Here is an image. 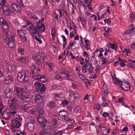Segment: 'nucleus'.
<instances>
[{
  "label": "nucleus",
  "mask_w": 135,
  "mask_h": 135,
  "mask_svg": "<svg viewBox=\"0 0 135 135\" xmlns=\"http://www.w3.org/2000/svg\"><path fill=\"white\" fill-rule=\"evenodd\" d=\"M20 90L23 92V95L21 92L18 90H16L17 94L19 99L23 103H27V101L26 100L31 98L33 97V95L32 94V93L25 88H21Z\"/></svg>",
  "instance_id": "f257e3e1"
},
{
  "label": "nucleus",
  "mask_w": 135,
  "mask_h": 135,
  "mask_svg": "<svg viewBox=\"0 0 135 135\" xmlns=\"http://www.w3.org/2000/svg\"><path fill=\"white\" fill-rule=\"evenodd\" d=\"M3 37L6 43L9 48H13L15 47V38L13 34H11L8 35L6 33Z\"/></svg>",
  "instance_id": "f03ea898"
},
{
  "label": "nucleus",
  "mask_w": 135,
  "mask_h": 135,
  "mask_svg": "<svg viewBox=\"0 0 135 135\" xmlns=\"http://www.w3.org/2000/svg\"><path fill=\"white\" fill-rule=\"evenodd\" d=\"M30 122H28L26 124L28 130L30 132L33 131L35 128V121L33 119L30 120Z\"/></svg>",
  "instance_id": "7ed1b4c3"
},
{
  "label": "nucleus",
  "mask_w": 135,
  "mask_h": 135,
  "mask_svg": "<svg viewBox=\"0 0 135 135\" xmlns=\"http://www.w3.org/2000/svg\"><path fill=\"white\" fill-rule=\"evenodd\" d=\"M59 114L60 118L65 121H69L70 119L68 116V113L67 111L64 110L60 111Z\"/></svg>",
  "instance_id": "20e7f679"
},
{
  "label": "nucleus",
  "mask_w": 135,
  "mask_h": 135,
  "mask_svg": "<svg viewBox=\"0 0 135 135\" xmlns=\"http://www.w3.org/2000/svg\"><path fill=\"white\" fill-rule=\"evenodd\" d=\"M32 57L33 59L37 62L38 65H40L43 67L44 66V58L42 61H41L40 56L39 55L35 54H33Z\"/></svg>",
  "instance_id": "39448f33"
},
{
  "label": "nucleus",
  "mask_w": 135,
  "mask_h": 135,
  "mask_svg": "<svg viewBox=\"0 0 135 135\" xmlns=\"http://www.w3.org/2000/svg\"><path fill=\"white\" fill-rule=\"evenodd\" d=\"M8 103L10 104L9 107L12 110H14L16 109L17 108V104L16 99L13 98L9 100Z\"/></svg>",
  "instance_id": "423d86ee"
},
{
  "label": "nucleus",
  "mask_w": 135,
  "mask_h": 135,
  "mask_svg": "<svg viewBox=\"0 0 135 135\" xmlns=\"http://www.w3.org/2000/svg\"><path fill=\"white\" fill-rule=\"evenodd\" d=\"M119 85L121 89L124 91H128L130 88V85L128 81L119 83Z\"/></svg>",
  "instance_id": "0eeeda50"
},
{
  "label": "nucleus",
  "mask_w": 135,
  "mask_h": 135,
  "mask_svg": "<svg viewBox=\"0 0 135 135\" xmlns=\"http://www.w3.org/2000/svg\"><path fill=\"white\" fill-rule=\"evenodd\" d=\"M20 121H18L15 119H13L11 121V127L18 129L20 127L21 123Z\"/></svg>",
  "instance_id": "6e6552de"
},
{
  "label": "nucleus",
  "mask_w": 135,
  "mask_h": 135,
  "mask_svg": "<svg viewBox=\"0 0 135 135\" xmlns=\"http://www.w3.org/2000/svg\"><path fill=\"white\" fill-rule=\"evenodd\" d=\"M9 7L7 6H4L2 8L3 14L4 16H8L11 13Z\"/></svg>",
  "instance_id": "1a4fd4ad"
},
{
  "label": "nucleus",
  "mask_w": 135,
  "mask_h": 135,
  "mask_svg": "<svg viewBox=\"0 0 135 135\" xmlns=\"http://www.w3.org/2000/svg\"><path fill=\"white\" fill-rule=\"evenodd\" d=\"M33 79L42 83H45L47 81L46 78L44 76L41 75H37L33 76Z\"/></svg>",
  "instance_id": "9d476101"
},
{
  "label": "nucleus",
  "mask_w": 135,
  "mask_h": 135,
  "mask_svg": "<svg viewBox=\"0 0 135 135\" xmlns=\"http://www.w3.org/2000/svg\"><path fill=\"white\" fill-rule=\"evenodd\" d=\"M11 116L13 118L15 119H17L18 120L22 121V118L21 115L18 114L17 112L16 111H12L11 112Z\"/></svg>",
  "instance_id": "9b49d317"
},
{
  "label": "nucleus",
  "mask_w": 135,
  "mask_h": 135,
  "mask_svg": "<svg viewBox=\"0 0 135 135\" xmlns=\"http://www.w3.org/2000/svg\"><path fill=\"white\" fill-rule=\"evenodd\" d=\"M13 92V91L12 89L7 88L4 92V96L6 98H10L12 97Z\"/></svg>",
  "instance_id": "f8f14e48"
},
{
  "label": "nucleus",
  "mask_w": 135,
  "mask_h": 135,
  "mask_svg": "<svg viewBox=\"0 0 135 135\" xmlns=\"http://www.w3.org/2000/svg\"><path fill=\"white\" fill-rule=\"evenodd\" d=\"M18 33L19 36H20L22 41L23 42H26L27 40L25 36V33L24 31L22 30H18Z\"/></svg>",
  "instance_id": "ddd939ff"
},
{
  "label": "nucleus",
  "mask_w": 135,
  "mask_h": 135,
  "mask_svg": "<svg viewBox=\"0 0 135 135\" xmlns=\"http://www.w3.org/2000/svg\"><path fill=\"white\" fill-rule=\"evenodd\" d=\"M11 115V112L8 109H6L3 112L2 116L3 118L6 119H8Z\"/></svg>",
  "instance_id": "4468645a"
},
{
  "label": "nucleus",
  "mask_w": 135,
  "mask_h": 135,
  "mask_svg": "<svg viewBox=\"0 0 135 135\" xmlns=\"http://www.w3.org/2000/svg\"><path fill=\"white\" fill-rule=\"evenodd\" d=\"M91 67L90 64L89 63H86L85 65H84L82 67L83 72L85 73L87 72H91Z\"/></svg>",
  "instance_id": "2eb2a0df"
},
{
  "label": "nucleus",
  "mask_w": 135,
  "mask_h": 135,
  "mask_svg": "<svg viewBox=\"0 0 135 135\" xmlns=\"http://www.w3.org/2000/svg\"><path fill=\"white\" fill-rule=\"evenodd\" d=\"M37 26H30L29 27V31L34 36V35H38V33L37 32Z\"/></svg>",
  "instance_id": "dca6fc26"
},
{
  "label": "nucleus",
  "mask_w": 135,
  "mask_h": 135,
  "mask_svg": "<svg viewBox=\"0 0 135 135\" xmlns=\"http://www.w3.org/2000/svg\"><path fill=\"white\" fill-rule=\"evenodd\" d=\"M25 75L26 72L24 71L18 73V74L17 78L18 80H20L21 81H25Z\"/></svg>",
  "instance_id": "f3484780"
},
{
  "label": "nucleus",
  "mask_w": 135,
  "mask_h": 135,
  "mask_svg": "<svg viewBox=\"0 0 135 135\" xmlns=\"http://www.w3.org/2000/svg\"><path fill=\"white\" fill-rule=\"evenodd\" d=\"M50 124L47 121L44 124L41 126L43 128V129L46 131H48L50 130L51 128Z\"/></svg>",
  "instance_id": "a211bd4d"
},
{
  "label": "nucleus",
  "mask_w": 135,
  "mask_h": 135,
  "mask_svg": "<svg viewBox=\"0 0 135 135\" xmlns=\"http://www.w3.org/2000/svg\"><path fill=\"white\" fill-rule=\"evenodd\" d=\"M11 6L12 8L15 11L18 13H20L21 8L20 6L15 3H13L11 4Z\"/></svg>",
  "instance_id": "6ab92c4d"
},
{
  "label": "nucleus",
  "mask_w": 135,
  "mask_h": 135,
  "mask_svg": "<svg viewBox=\"0 0 135 135\" xmlns=\"http://www.w3.org/2000/svg\"><path fill=\"white\" fill-rule=\"evenodd\" d=\"M37 120L41 126L47 121L44 117L42 116L38 117Z\"/></svg>",
  "instance_id": "aec40b11"
},
{
  "label": "nucleus",
  "mask_w": 135,
  "mask_h": 135,
  "mask_svg": "<svg viewBox=\"0 0 135 135\" xmlns=\"http://www.w3.org/2000/svg\"><path fill=\"white\" fill-rule=\"evenodd\" d=\"M35 100L36 103L39 104L42 103L44 100L41 95H37L35 97Z\"/></svg>",
  "instance_id": "412c9836"
},
{
  "label": "nucleus",
  "mask_w": 135,
  "mask_h": 135,
  "mask_svg": "<svg viewBox=\"0 0 135 135\" xmlns=\"http://www.w3.org/2000/svg\"><path fill=\"white\" fill-rule=\"evenodd\" d=\"M17 60L21 62V63H26L28 62L27 58L25 56L20 57L17 59Z\"/></svg>",
  "instance_id": "4be33fe9"
},
{
  "label": "nucleus",
  "mask_w": 135,
  "mask_h": 135,
  "mask_svg": "<svg viewBox=\"0 0 135 135\" xmlns=\"http://www.w3.org/2000/svg\"><path fill=\"white\" fill-rule=\"evenodd\" d=\"M107 46L108 47L110 48L115 51H116L117 49L116 45L114 44H112L110 42H108L107 44Z\"/></svg>",
  "instance_id": "5701e85b"
},
{
  "label": "nucleus",
  "mask_w": 135,
  "mask_h": 135,
  "mask_svg": "<svg viewBox=\"0 0 135 135\" xmlns=\"http://www.w3.org/2000/svg\"><path fill=\"white\" fill-rule=\"evenodd\" d=\"M65 76L66 73L65 72H61L57 74H56L55 77L58 79H62L65 78Z\"/></svg>",
  "instance_id": "b1692460"
},
{
  "label": "nucleus",
  "mask_w": 135,
  "mask_h": 135,
  "mask_svg": "<svg viewBox=\"0 0 135 135\" xmlns=\"http://www.w3.org/2000/svg\"><path fill=\"white\" fill-rule=\"evenodd\" d=\"M135 33V27H131L129 28V30L126 32V33L127 34H131L133 35Z\"/></svg>",
  "instance_id": "393cba45"
},
{
  "label": "nucleus",
  "mask_w": 135,
  "mask_h": 135,
  "mask_svg": "<svg viewBox=\"0 0 135 135\" xmlns=\"http://www.w3.org/2000/svg\"><path fill=\"white\" fill-rule=\"evenodd\" d=\"M111 75L113 81L115 84L117 85L118 84H119V83L121 82L117 79L114 73L112 74Z\"/></svg>",
  "instance_id": "a878e982"
},
{
  "label": "nucleus",
  "mask_w": 135,
  "mask_h": 135,
  "mask_svg": "<svg viewBox=\"0 0 135 135\" xmlns=\"http://www.w3.org/2000/svg\"><path fill=\"white\" fill-rule=\"evenodd\" d=\"M13 80L12 77L10 75H8L5 78V83L6 84H8L11 82Z\"/></svg>",
  "instance_id": "bb28decb"
},
{
  "label": "nucleus",
  "mask_w": 135,
  "mask_h": 135,
  "mask_svg": "<svg viewBox=\"0 0 135 135\" xmlns=\"http://www.w3.org/2000/svg\"><path fill=\"white\" fill-rule=\"evenodd\" d=\"M52 16L54 18V20H55V22L56 25H59V22H58V20L59 18H58V15L56 13H54L52 15Z\"/></svg>",
  "instance_id": "cd10ccee"
},
{
  "label": "nucleus",
  "mask_w": 135,
  "mask_h": 135,
  "mask_svg": "<svg viewBox=\"0 0 135 135\" xmlns=\"http://www.w3.org/2000/svg\"><path fill=\"white\" fill-rule=\"evenodd\" d=\"M51 35L52 36V39L53 40H55L56 37L55 29L54 27H52L51 28Z\"/></svg>",
  "instance_id": "c85d7f7f"
},
{
  "label": "nucleus",
  "mask_w": 135,
  "mask_h": 135,
  "mask_svg": "<svg viewBox=\"0 0 135 135\" xmlns=\"http://www.w3.org/2000/svg\"><path fill=\"white\" fill-rule=\"evenodd\" d=\"M41 83L38 81L35 82L34 83V85L37 91H39L40 89V87L41 86Z\"/></svg>",
  "instance_id": "c756f323"
},
{
  "label": "nucleus",
  "mask_w": 135,
  "mask_h": 135,
  "mask_svg": "<svg viewBox=\"0 0 135 135\" xmlns=\"http://www.w3.org/2000/svg\"><path fill=\"white\" fill-rule=\"evenodd\" d=\"M38 28H37V32H43L45 30V26H37Z\"/></svg>",
  "instance_id": "7c9ffc66"
},
{
  "label": "nucleus",
  "mask_w": 135,
  "mask_h": 135,
  "mask_svg": "<svg viewBox=\"0 0 135 135\" xmlns=\"http://www.w3.org/2000/svg\"><path fill=\"white\" fill-rule=\"evenodd\" d=\"M2 28L3 29V30L4 32H5L4 33L3 35V36L4 35H5L6 33L8 35V34L7 33V32L9 30V27L8 26H2Z\"/></svg>",
  "instance_id": "2f4dec72"
},
{
  "label": "nucleus",
  "mask_w": 135,
  "mask_h": 135,
  "mask_svg": "<svg viewBox=\"0 0 135 135\" xmlns=\"http://www.w3.org/2000/svg\"><path fill=\"white\" fill-rule=\"evenodd\" d=\"M31 108V105H30L28 104L24 105L23 106H22L21 108L25 111H26L29 108Z\"/></svg>",
  "instance_id": "473e14b6"
},
{
  "label": "nucleus",
  "mask_w": 135,
  "mask_h": 135,
  "mask_svg": "<svg viewBox=\"0 0 135 135\" xmlns=\"http://www.w3.org/2000/svg\"><path fill=\"white\" fill-rule=\"evenodd\" d=\"M135 60H130L129 63V66L131 68H134L135 67Z\"/></svg>",
  "instance_id": "72a5a7b5"
},
{
  "label": "nucleus",
  "mask_w": 135,
  "mask_h": 135,
  "mask_svg": "<svg viewBox=\"0 0 135 135\" xmlns=\"http://www.w3.org/2000/svg\"><path fill=\"white\" fill-rule=\"evenodd\" d=\"M52 97L54 99H57L58 98L62 97V95L59 94L54 93L52 94Z\"/></svg>",
  "instance_id": "f704fd0d"
},
{
  "label": "nucleus",
  "mask_w": 135,
  "mask_h": 135,
  "mask_svg": "<svg viewBox=\"0 0 135 135\" xmlns=\"http://www.w3.org/2000/svg\"><path fill=\"white\" fill-rule=\"evenodd\" d=\"M51 124L54 128H56L58 126V122L56 119H54L51 122Z\"/></svg>",
  "instance_id": "c9c22d12"
},
{
  "label": "nucleus",
  "mask_w": 135,
  "mask_h": 135,
  "mask_svg": "<svg viewBox=\"0 0 135 135\" xmlns=\"http://www.w3.org/2000/svg\"><path fill=\"white\" fill-rule=\"evenodd\" d=\"M7 25L8 23L7 21L2 18H0V25Z\"/></svg>",
  "instance_id": "e433bc0d"
},
{
  "label": "nucleus",
  "mask_w": 135,
  "mask_h": 135,
  "mask_svg": "<svg viewBox=\"0 0 135 135\" xmlns=\"http://www.w3.org/2000/svg\"><path fill=\"white\" fill-rule=\"evenodd\" d=\"M85 47L88 50L90 49V45L89 44V41L88 40H85Z\"/></svg>",
  "instance_id": "4c0bfd02"
},
{
  "label": "nucleus",
  "mask_w": 135,
  "mask_h": 135,
  "mask_svg": "<svg viewBox=\"0 0 135 135\" xmlns=\"http://www.w3.org/2000/svg\"><path fill=\"white\" fill-rule=\"evenodd\" d=\"M56 105V104L54 102H50L48 105V106L52 108L55 107Z\"/></svg>",
  "instance_id": "58836bf2"
},
{
  "label": "nucleus",
  "mask_w": 135,
  "mask_h": 135,
  "mask_svg": "<svg viewBox=\"0 0 135 135\" xmlns=\"http://www.w3.org/2000/svg\"><path fill=\"white\" fill-rule=\"evenodd\" d=\"M72 77L71 74L70 73H66L65 79L68 80H71Z\"/></svg>",
  "instance_id": "ea45409f"
},
{
  "label": "nucleus",
  "mask_w": 135,
  "mask_h": 135,
  "mask_svg": "<svg viewBox=\"0 0 135 135\" xmlns=\"http://www.w3.org/2000/svg\"><path fill=\"white\" fill-rule=\"evenodd\" d=\"M40 89L39 90L38 92H40L42 93L44 92L45 90V87L44 86V85L42 84H41V86L40 87Z\"/></svg>",
  "instance_id": "a19ab883"
},
{
  "label": "nucleus",
  "mask_w": 135,
  "mask_h": 135,
  "mask_svg": "<svg viewBox=\"0 0 135 135\" xmlns=\"http://www.w3.org/2000/svg\"><path fill=\"white\" fill-rule=\"evenodd\" d=\"M37 132L38 134L40 135H46V132L43 129L42 130H38Z\"/></svg>",
  "instance_id": "79ce46f5"
},
{
  "label": "nucleus",
  "mask_w": 135,
  "mask_h": 135,
  "mask_svg": "<svg viewBox=\"0 0 135 135\" xmlns=\"http://www.w3.org/2000/svg\"><path fill=\"white\" fill-rule=\"evenodd\" d=\"M57 11L59 12V17L61 18L62 16L65 17V15L64 14V12H62L61 9L60 8L57 9Z\"/></svg>",
  "instance_id": "37998d69"
},
{
  "label": "nucleus",
  "mask_w": 135,
  "mask_h": 135,
  "mask_svg": "<svg viewBox=\"0 0 135 135\" xmlns=\"http://www.w3.org/2000/svg\"><path fill=\"white\" fill-rule=\"evenodd\" d=\"M31 18L34 19L35 20H38V18L37 16L35 15L33 13H30L28 15Z\"/></svg>",
  "instance_id": "c03bdc74"
},
{
  "label": "nucleus",
  "mask_w": 135,
  "mask_h": 135,
  "mask_svg": "<svg viewBox=\"0 0 135 135\" xmlns=\"http://www.w3.org/2000/svg\"><path fill=\"white\" fill-rule=\"evenodd\" d=\"M6 4V2L5 0H1V2H0V8H1L3 7L4 6H7L5 5Z\"/></svg>",
  "instance_id": "a18cd8bd"
},
{
  "label": "nucleus",
  "mask_w": 135,
  "mask_h": 135,
  "mask_svg": "<svg viewBox=\"0 0 135 135\" xmlns=\"http://www.w3.org/2000/svg\"><path fill=\"white\" fill-rule=\"evenodd\" d=\"M34 38L37 41L39 42V44H40L42 42L39 39V34L38 35L36 34V35H34Z\"/></svg>",
  "instance_id": "49530a36"
},
{
  "label": "nucleus",
  "mask_w": 135,
  "mask_h": 135,
  "mask_svg": "<svg viewBox=\"0 0 135 135\" xmlns=\"http://www.w3.org/2000/svg\"><path fill=\"white\" fill-rule=\"evenodd\" d=\"M44 21V19L43 18H41V20H39L38 21L37 23V25H45L44 24H43L42 23V22Z\"/></svg>",
  "instance_id": "de8ad7c7"
},
{
  "label": "nucleus",
  "mask_w": 135,
  "mask_h": 135,
  "mask_svg": "<svg viewBox=\"0 0 135 135\" xmlns=\"http://www.w3.org/2000/svg\"><path fill=\"white\" fill-rule=\"evenodd\" d=\"M123 53L127 56H129L131 55V53L129 50L126 49H124Z\"/></svg>",
  "instance_id": "09e8293b"
},
{
  "label": "nucleus",
  "mask_w": 135,
  "mask_h": 135,
  "mask_svg": "<svg viewBox=\"0 0 135 135\" xmlns=\"http://www.w3.org/2000/svg\"><path fill=\"white\" fill-rule=\"evenodd\" d=\"M37 112V109L36 108H32L30 110V113L32 114H36Z\"/></svg>",
  "instance_id": "8fccbe9b"
},
{
  "label": "nucleus",
  "mask_w": 135,
  "mask_h": 135,
  "mask_svg": "<svg viewBox=\"0 0 135 135\" xmlns=\"http://www.w3.org/2000/svg\"><path fill=\"white\" fill-rule=\"evenodd\" d=\"M80 108L79 107H76L74 109V112L76 113H79L80 112Z\"/></svg>",
  "instance_id": "3c124183"
},
{
  "label": "nucleus",
  "mask_w": 135,
  "mask_h": 135,
  "mask_svg": "<svg viewBox=\"0 0 135 135\" xmlns=\"http://www.w3.org/2000/svg\"><path fill=\"white\" fill-rule=\"evenodd\" d=\"M18 52L22 55H23L24 54V50L21 48L19 47L18 49Z\"/></svg>",
  "instance_id": "603ef678"
},
{
  "label": "nucleus",
  "mask_w": 135,
  "mask_h": 135,
  "mask_svg": "<svg viewBox=\"0 0 135 135\" xmlns=\"http://www.w3.org/2000/svg\"><path fill=\"white\" fill-rule=\"evenodd\" d=\"M124 98H119L118 99V101L116 102V103H120L122 105V104L124 103Z\"/></svg>",
  "instance_id": "864d4df0"
},
{
  "label": "nucleus",
  "mask_w": 135,
  "mask_h": 135,
  "mask_svg": "<svg viewBox=\"0 0 135 135\" xmlns=\"http://www.w3.org/2000/svg\"><path fill=\"white\" fill-rule=\"evenodd\" d=\"M38 109L39 115H42L44 114V111L41 107H39V108H38Z\"/></svg>",
  "instance_id": "5fc2aeb1"
},
{
  "label": "nucleus",
  "mask_w": 135,
  "mask_h": 135,
  "mask_svg": "<svg viewBox=\"0 0 135 135\" xmlns=\"http://www.w3.org/2000/svg\"><path fill=\"white\" fill-rule=\"evenodd\" d=\"M119 130L118 129L116 128L115 129H114L113 131L111 133L113 135H115L117 133L119 132Z\"/></svg>",
  "instance_id": "6e6d98bb"
},
{
  "label": "nucleus",
  "mask_w": 135,
  "mask_h": 135,
  "mask_svg": "<svg viewBox=\"0 0 135 135\" xmlns=\"http://www.w3.org/2000/svg\"><path fill=\"white\" fill-rule=\"evenodd\" d=\"M101 106L100 105L98 104H95L94 105V108L95 109H96L97 110H99Z\"/></svg>",
  "instance_id": "4d7b16f0"
},
{
  "label": "nucleus",
  "mask_w": 135,
  "mask_h": 135,
  "mask_svg": "<svg viewBox=\"0 0 135 135\" xmlns=\"http://www.w3.org/2000/svg\"><path fill=\"white\" fill-rule=\"evenodd\" d=\"M69 103V102L68 100H62L61 102V104L63 105H66Z\"/></svg>",
  "instance_id": "13d9d810"
},
{
  "label": "nucleus",
  "mask_w": 135,
  "mask_h": 135,
  "mask_svg": "<svg viewBox=\"0 0 135 135\" xmlns=\"http://www.w3.org/2000/svg\"><path fill=\"white\" fill-rule=\"evenodd\" d=\"M18 3L21 6L23 7L24 6L22 0H16Z\"/></svg>",
  "instance_id": "bf43d9fd"
},
{
  "label": "nucleus",
  "mask_w": 135,
  "mask_h": 135,
  "mask_svg": "<svg viewBox=\"0 0 135 135\" xmlns=\"http://www.w3.org/2000/svg\"><path fill=\"white\" fill-rule=\"evenodd\" d=\"M35 66H32L31 68V72H32V74L34 76H35L36 75L35 74V70H34V69H35Z\"/></svg>",
  "instance_id": "052dcab7"
},
{
  "label": "nucleus",
  "mask_w": 135,
  "mask_h": 135,
  "mask_svg": "<svg viewBox=\"0 0 135 135\" xmlns=\"http://www.w3.org/2000/svg\"><path fill=\"white\" fill-rule=\"evenodd\" d=\"M130 18L132 21H135V12L134 14L130 15Z\"/></svg>",
  "instance_id": "680f3d73"
},
{
  "label": "nucleus",
  "mask_w": 135,
  "mask_h": 135,
  "mask_svg": "<svg viewBox=\"0 0 135 135\" xmlns=\"http://www.w3.org/2000/svg\"><path fill=\"white\" fill-rule=\"evenodd\" d=\"M105 15V14H103L102 15L101 17H100L99 13H97V17H98V20L100 21L101 18H104V17Z\"/></svg>",
  "instance_id": "e2e57ef3"
},
{
  "label": "nucleus",
  "mask_w": 135,
  "mask_h": 135,
  "mask_svg": "<svg viewBox=\"0 0 135 135\" xmlns=\"http://www.w3.org/2000/svg\"><path fill=\"white\" fill-rule=\"evenodd\" d=\"M84 2L85 3L88 4V8L89 9V7L91 4V2H90L88 0H84Z\"/></svg>",
  "instance_id": "0e129e2a"
},
{
  "label": "nucleus",
  "mask_w": 135,
  "mask_h": 135,
  "mask_svg": "<svg viewBox=\"0 0 135 135\" xmlns=\"http://www.w3.org/2000/svg\"><path fill=\"white\" fill-rule=\"evenodd\" d=\"M4 108V106L3 104L2 103L0 102V113H1L2 111V109Z\"/></svg>",
  "instance_id": "69168bd1"
},
{
  "label": "nucleus",
  "mask_w": 135,
  "mask_h": 135,
  "mask_svg": "<svg viewBox=\"0 0 135 135\" xmlns=\"http://www.w3.org/2000/svg\"><path fill=\"white\" fill-rule=\"evenodd\" d=\"M119 62H120L119 64L122 67H124L126 66V64L123 61L121 60V61H119Z\"/></svg>",
  "instance_id": "338daca9"
},
{
  "label": "nucleus",
  "mask_w": 135,
  "mask_h": 135,
  "mask_svg": "<svg viewBox=\"0 0 135 135\" xmlns=\"http://www.w3.org/2000/svg\"><path fill=\"white\" fill-rule=\"evenodd\" d=\"M46 64H47L50 67L51 69H52V68L54 65V64L53 63L50 62L47 63Z\"/></svg>",
  "instance_id": "774afa93"
}]
</instances>
